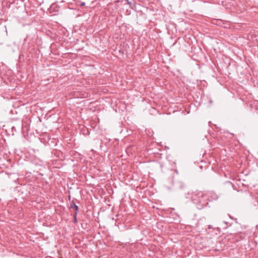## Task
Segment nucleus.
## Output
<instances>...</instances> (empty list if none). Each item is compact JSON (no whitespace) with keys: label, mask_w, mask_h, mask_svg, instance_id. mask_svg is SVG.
I'll return each instance as SVG.
<instances>
[{"label":"nucleus","mask_w":258,"mask_h":258,"mask_svg":"<svg viewBox=\"0 0 258 258\" xmlns=\"http://www.w3.org/2000/svg\"><path fill=\"white\" fill-rule=\"evenodd\" d=\"M191 199L199 210H202L208 206L209 202L205 194L201 191H196L192 192Z\"/></svg>","instance_id":"obj_1"},{"label":"nucleus","mask_w":258,"mask_h":258,"mask_svg":"<svg viewBox=\"0 0 258 258\" xmlns=\"http://www.w3.org/2000/svg\"><path fill=\"white\" fill-rule=\"evenodd\" d=\"M16 4H18V1H15L11 4L14 17H16L20 22L26 21L28 19L29 16L31 15V13L29 14L23 5L17 7L15 6Z\"/></svg>","instance_id":"obj_2"},{"label":"nucleus","mask_w":258,"mask_h":258,"mask_svg":"<svg viewBox=\"0 0 258 258\" xmlns=\"http://www.w3.org/2000/svg\"><path fill=\"white\" fill-rule=\"evenodd\" d=\"M172 184L177 190L180 191H185L187 188V186L186 183L181 180H173Z\"/></svg>","instance_id":"obj_3"},{"label":"nucleus","mask_w":258,"mask_h":258,"mask_svg":"<svg viewBox=\"0 0 258 258\" xmlns=\"http://www.w3.org/2000/svg\"><path fill=\"white\" fill-rule=\"evenodd\" d=\"M207 197L208 202H211L213 200H216L218 199V196L214 192L210 191L206 194H205Z\"/></svg>","instance_id":"obj_4"},{"label":"nucleus","mask_w":258,"mask_h":258,"mask_svg":"<svg viewBox=\"0 0 258 258\" xmlns=\"http://www.w3.org/2000/svg\"><path fill=\"white\" fill-rule=\"evenodd\" d=\"M245 238V235L244 234L242 233H237L233 236L234 242L240 241V240L244 239Z\"/></svg>","instance_id":"obj_5"},{"label":"nucleus","mask_w":258,"mask_h":258,"mask_svg":"<svg viewBox=\"0 0 258 258\" xmlns=\"http://www.w3.org/2000/svg\"><path fill=\"white\" fill-rule=\"evenodd\" d=\"M69 208L71 209H74L75 212L74 214H78L79 212V207L74 202V200H73L72 202L70 203V205Z\"/></svg>","instance_id":"obj_6"},{"label":"nucleus","mask_w":258,"mask_h":258,"mask_svg":"<svg viewBox=\"0 0 258 258\" xmlns=\"http://www.w3.org/2000/svg\"><path fill=\"white\" fill-rule=\"evenodd\" d=\"M59 7L55 4H52L49 8V13H52L53 12H58L59 11Z\"/></svg>","instance_id":"obj_7"},{"label":"nucleus","mask_w":258,"mask_h":258,"mask_svg":"<svg viewBox=\"0 0 258 258\" xmlns=\"http://www.w3.org/2000/svg\"><path fill=\"white\" fill-rule=\"evenodd\" d=\"M224 185L225 187L226 188H228L230 189H236V187L235 186V185L230 181H226L224 183Z\"/></svg>","instance_id":"obj_8"},{"label":"nucleus","mask_w":258,"mask_h":258,"mask_svg":"<svg viewBox=\"0 0 258 258\" xmlns=\"http://www.w3.org/2000/svg\"><path fill=\"white\" fill-rule=\"evenodd\" d=\"M213 24L220 27H223V25L225 24V22L221 19H215L213 20Z\"/></svg>","instance_id":"obj_9"},{"label":"nucleus","mask_w":258,"mask_h":258,"mask_svg":"<svg viewBox=\"0 0 258 258\" xmlns=\"http://www.w3.org/2000/svg\"><path fill=\"white\" fill-rule=\"evenodd\" d=\"M82 134L85 136H87L90 134V131L87 128H84L81 130Z\"/></svg>","instance_id":"obj_10"},{"label":"nucleus","mask_w":258,"mask_h":258,"mask_svg":"<svg viewBox=\"0 0 258 258\" xmlns=\"http://www.w3.org/2000/svg\"><path fill=\"white\" fill-rule=\"evenodd\" d=\"M77 214H74V215H73V222L74 223H78Z\"/></svg>","instance_id":"obj_11"},{"label":"nucleus","mask_w":258,"mask_h":258,"mask_svg":"<svg viewBox=\"0 0 258 258\" xmlns=\"http://www.w3.org/2000/svg\"><path fill=\"white\" fill-rule=\"evenodd\" d=\"M257 34H254V38L255 40L258 42V31L257 32Z\"/></svg>","instance_id":"obj_12"},{"label":"nucleus","mask_w":258,"mask_h":258,"mask_svg":"<svg viewBox=\"0 0 258 258\" xmlns=\"http://www.w3.org/2000/svg\"><path fill=\"white\" fill-rule=\"evenodd\" d=\"M240 184H241L240 182H239L237 184L239 187H240ZM241 185H242V186H245V184L243 183H241Z\"/></svg>","instance_id":"obj_13"},{"label":"nucleus","mask_w":258,"mask_h":258,"mask_svg":"<svg viewBox=\"0 0 258 258\" xmlns=\"http://www.w3.org/2000/svg\"><path fill=\"white\" fill-rule=\"evenodd\" d=\"M80 6L81 7H83V6H84L85 5V3L84 2H82L80 4Z\"/></svg>","instance_id":"obj_14"},{"label":"nucleus","mask_w":258,"mask_h":258,"mask_svg":"<svg viewBox=\"0 0 258 258\" xmlns=\"http://www.w3.org/2000/svg\"><path fill=\"white\" fill-rule=\"evenodd\" d=\"M125 1L126 2V3H127V4H128V5H132V3H131V2H130L128 0H125Z\"/></svg>","instance_id":"obj_15"},{"label":"nucleus","mask_w":258,"mask_h":258,"mask_svg":"<svg viewBox=\"0 0 258 258\" xmlns=\"http://www.w3.org/2000/svg\"><path fill=\"white\" fill-rule=\"evenodd\" d=\"M87 223H83V224L82 223V227H84V226H85L86 227V226H87Z\"/></svg>","instance_id":"obj_16"},{"label":"nucleus","mask_w":258,"mask_h":258,"mask_svg":"<svg viewBox=\"0 0 258 258\" xmlns=\"http://www.w3.org/2000/svg\"><path fill=\"white\" fill-rule=\"evenodd\" d=\"M120 2V0H116L115 2V4L118 3Z\"/></svg>","instance_id":"obj_17"},{"label":"nucleus","mask_w":258,"mask_h":258,"mask_svg":"<svg viewBox=\"0 0 258 258\" xmlns=\"http://www.w3.org/2000/svg\"><path fill=\"white\" fill-rule=\"evenodd\" d=\"M209 228H212V227H211L210 225H209Z\"/></svg>","instance_id":"obj_18"},{"label":"nucleus","mask_w":258,"mask_h":258,"mask_svg":"<svg viewBox=\"0 0 258 258\" xmlns=\"http://www.w3.org/2000/svg\"><path fill=\"white\" fill-rule=\"evenodd\" d=\"M70 199H71V197H70V196H69V200H70Z\"/></svg>","instance_id":"obj_19"}]
</instances>
